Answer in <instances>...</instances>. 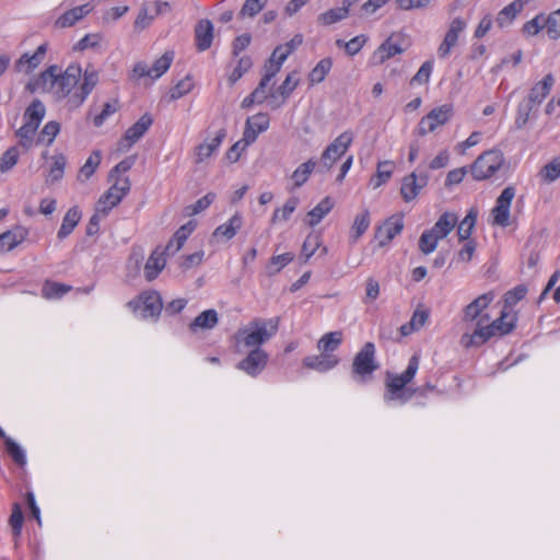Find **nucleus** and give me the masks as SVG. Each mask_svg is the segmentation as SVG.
Returning a JSON list of instances; mask_svg holds the SVG:
<instances>
[{
    "label": "nucleus",
    "instance_id": "obj_1",
    "mask_svg": "<svg viewBox=\"0 0 560 560\" xmlns=\"http://www.w3.org/2000/svg\"><path fill=\"white\" fill-rule=\"evenodd\" d=\"M98 71L91 65L82 70L79 63L69 65L63 72L57 65L49 66L26 85L32 93H49L56 101L67 98L70 109L79 108L97 85Z\"/></svg>",
    "mask_w": 560,
    "mask_h": 560
},
{
    "label": "nucleus",
    "instance_id": "obj_2",
    "mask_svg": "<svg viewBox=\"0 0 560 560\" xmlns=\"http://www.w3.org/2000/svg\"><path fill=\"white\" fill-rule=\"evenodd\" d=\"M516 325V316L504 310L501 315L491 319V316H483L481 323L476 324L472 331H465L460 337V345L468 348H477L485 345L493 337H501L510 334Z\"/></svg>",
    "mask_w": 560,
    "mask_h": 560
},
{
    "label": "nucleus",
    "instance_id": "obj_3",
    "mask_svg": "<svg viewBox=\"0 0 560 560\" xmlns=\"http://www.w3.org/2000/svg\"><path fill=\"white\" fill-rule=\"evenodd\" d=\"M420 358L413 354L408 362L407 369L401 374H386L385 386L386 393L384 395L385 401L399 400L401 404L407 402L412 397V390L406 389L419 369Z\"/></svg>",
    "mask_w": 560,
    "mask_h": 560
},
{
    "label": "nucleus",
    "instance_id": "obj_4",
    "mask_svg": "<svg viewBox=\"0 0 560 560\" xmlns=\"http://www.w3.org/2000/svg\"><path fill=\"white\" fill-rule=\"evenodd\" d=\"M278 325L279 318L254 319L248 327L237 331L236 341L246 348H260V345L276 335Z\"/></svg>",
    "mask_w": 560,
    "mask_h": 560
},
{
    "label": "nucleus",
    "instance_id": "obj_5",
    "mask_svg": "<svg viewBox=\"0 0 560 560\" xmlns=\"http://www.w3.org/2000/svg\"><path fill=\"white\" fill-rule=\"evenodd\" d=\"M376 349L373 342H365L360 351L355 354L351 373L352 377L359 383H366L372 378V374L378 369L375 358Z\"/></svg>",
    "mask_w": 560,
    "mask_h": 560
},
{
    "label": "nucleus",
    "instance_id": "obj_6",
    "mask_svg": "<svg viewBox=\"0 0 560 560\" xmlns=\"http://www.w3.org/2000/svg\"><path fill=\"white\" fill-rule=\"evenodd\" d=\"M354 135L350 130L340 133L322 153L318 172H328L334 164L348 151Z\"/></svg>",
    "mask_w": 560,
    "mask_h": 560
},
{
    "label": "nucleus",
    "instance_id": "obj_7",
    "mask_svg": "<svg viewBox=\"0 0 560 560\" xmlns=\"http://www.w3.org/2000/svg\"><path fill=\"white\" fill-rule=\"evenodd\" d=\"M503 154L499 150H489L477 158L470 167L472 177L476 180H483L491 177L503 164Z\"/></svg>",
    "mask_w": 560,
    "mask_h": 560
},
{
    "label": "nucleus",
    "instance_id": "obj_8",
    "mask_svg": "<svg viewBox=\"0 0 560 560\" xmlns=\"http://www.w3.org/2000/svg\"><path fill=\"white\" fill-rule=\"evenodd\" d=\"M494 299L493 292H487L479 295L471 303H469L463 315V323L466 325V331H472L476 324L481 323L483 316H490L486 310Z\"/></svg>",
    "mask_w": 560,
    "mask_h": 560
},
{
    "label": "nucleus",
    "instance_id": "obj_9",
    "mask_svg": "<svg viewBox=\"0 0 560 560\" xmlns=\"http://www.w3.org/2000/svg\"><path fill=\"white\" fill-rule=\"evenodd\" d=\"M453 116V105L444 104L433 108L428 115L422 117L418 124L417 132L419 136H425L433 132L438 127L445 125Z\"/></svg>",
    "mask_w": 560,
    "mask_h": 560
},
{
    "label": "nucleus",
    "instance_id": "obj_10",
    "mask_svg": "<svg viewBox=\"0 0 560 560\" xmlns=\"http://www.w3.org/2000/svg\"><path fill=\"white\" fill-rule=\"evenodd\" d=\"M174 59L173 51H165L159 59H156L152 67H149L145 62H138L133 67V78L140 79L149 77L152 80L162 77L171 67Z\"/></svg>",
    "mask_w": 560,
    "mask_h": 560
},
{
    "label": "nucleus",
    "instance_id": "obj_11",
    "mask_svg": "<svg viewBox=\"0 0 560 560\" xmlns=\"http://www.w3.org/2000/svg\"><path fill=\"white\" fill-rule=\"evenodd\" d=\"M514 197V187L509 186L502 190L500 196L497 198L494 208L491 211L492 225H498L501 228H506L510 225V208Z\"/></svg>",
    "mask_w": 560,
    "mask_h": 560
},
{
    "label": "nucleus",
    "instance_id": "obj_12",
    "mask_svg": "<svg viewBox=\"0 0 560 560\" xmlns=\"http://www.w3.org/2000/svg\"><path fill=\"white\" fill-rule=\"evenodd\" d=\"M269 355L261 348H255L242 361L237 363V369L252 377L258 376L267 365Z\"/></svg>",
    "mask_w": 560,
    "mask_h": 560
},
{
    "label": "nucleus",
    "instance_id": "obj_13",
    "mask_svg": "<svg viewBox=\"0 0 560 560\" xmlns=\"http://www.w3.org/2000/svg\"><path fill=\"white\" fill-rule=\"evenodd\" d=\"M153 124V118L150 114H143L131 127H129L121 140L119 141L120 150L130 149L137 141H139Z\"/></svg>",
    "mask_w": 560,
    "mask_h": 560
},
{
    "label": "nucleus",
    "instance_id": "obj_14",
    "mask_svg": "<svg viewBox=\"0 0 560 560\" xmlns=\"http://www.w3.org/2000/svg\"><path fill=\"white\" fill-rule=\"evenodd\" d=\"M429 182V176L424 172H420L419 174L412 172L411 174L405 176L402 178L400 194L402 199L406 202L412 201L420 194L421 189H423Z\"/></svg>",
    "mask_w": 560,
    "mask_h": 560
},
{
    "label": "nucleus",
    "instance_id": "obj_15",
    "mask_svg": "<svg viewBox=\"0 0 560 560\" xmlns=\"http://www.w3.org/2000/svg\"><path fill=\"white\" fill-rule=\"evenodd\" d=\"M404 229V219L401 215H393L380 225L375 233V238L381 247L386 246Z\"/></svg>",
    "mask_w": 560,
    "mask_h": 560
},
{
    "label": "nucleus",
    "instance_id": "obj_16",
    "mask_svg": "<svg viewBox=\"0 0 560 560\" xmlns=\"http://www.w3.org/2000/svg\"><path fill=\"white\" fill-rule=\"evenodd\" d=\"M466 22L460 18H456L452 21L448 31L445 34L443 42L438 48V56L441 59H445L451 54V50L456 46L459 34L465 30Z\"/></svg>",
    "mask_w": 560,
    "mask_h": 560
},
{
    "label": "nucleus",
    "instance_id": "obj_17",
    "mask_svg": "<svg viewBox=\"0 0 560 560\" xmlns=\"http://www.w3.org/2000/svg\"><path fill=\"white\" fill-rule=\"evenodd\" d=\"M48 45L44 43L39 45L33 55L28 52L23 54L15 62L14 67L18 72L31 73L44 60L47 52Z\"/></svg>",
    "mask_w": 560,
    "mask_h": 560
},
{
    "label": "nucleus",
    "instance_id": "obj_18",
    "mask_svg": "<svg viewBox=\"0 0 560 560\" xmlns=\"http://www.w3.org/2000/svg\"><path fill=\"white\" fill-rule=\"evenodd\" d=\"M269 116L266 113H258L252 117H248L245 124L243 136L246 141L255 142L258 135L266 131L269 128Z\"/></svg>",
    "mask_w": 560,
    "mask_h": 560
},
{
    "label": "nucleus",
    "instance_id": "obj_19",
    "mask_svg": "<svg viewBox=\"0 0 560 560\" xmlns=\"http://www.w3.org/2000/svg\"><path fill=\"white\" fill-rule=\"evenodd\" d=\"M404 50L400 44V37L392 35L376 49L373 59L377 63H383L387 59L401 54Z\"/></svg>",
    "mask_w": 560,
    "mask_h": 560
},
{
    "label": "nucleus",
    "instance_id": "obj_20",
    "mask_svg": "<svg viewBox=\"0 0 560 560\" xmlns=\"http://www.w3.org/2000/svg\"><path fill=\"white\" fill-rule=\"evenodd\" d=\"M213 40V25L211 21L200 20L195 26V43L199 51L209 49Z\"/></svg>",
    "mask_w": 560,
    "mask_h": 560
},
{
    "label": "nucleus",
    "instance_id": "obj_21",
    "mask_svg": "<svg viewBox=\"0 0 560 560\" xmlns=\"http://www.w3.org/2000/svg\"><path fill=\"white\" fill-rule=\"evenodd\" d=\"M339 363V359L334 353L320 352L318 355H308L303 360L304 366L318 371L326 372L335 368Z\"/></svg>",
    "mask_w": 560,
    "mask_h": 560
},
{
    "label": "nucleus",
    "instance_id": "obj_22",
    "mask_svg": "<svg viewBox=\"0 0 560 560\" xmlns=\"http://www.w3.org/2000/svg\"><path fill=\"white\" fill-rule=\"evenodd\" d=\"M27 234V230L22 226H15L0 234V254L15 248L26 238Z\"/></svg>",
    "mask_w": 560,
    "mask_h": 560
},
{
    "label": "nucleus",
    "instance_id": "obj_23",
    "mask_svg": "<svg viewBox=\"0 0 560 560\" xmlns=\"http://www.w3.org/2000/svg\"><path fill=\"white\" fill-rule=\"evenodd\" d=\"M226 136L225 129H220L210 142H203L195 149V162L202 163L210 158L221 145Z\"/></svg>",
    "mask_w": 560,
    "mask_h": 560
},
{
    "label": "nucleus",
    "instance_id": "obj_24",
    "mask_svg": "<svg viewBox=\"0 0 560 560\" xmlns=\"http://www.w3.org/2000/svg\"><path fill=\"white\" fill-rule=\"evenodd\" d=\"M165 255V250L160 252V248L152 252L144 266V277L148 281L154 280L163 270L166 264Z\"/></svg>",
    "mask_w": 560,
    "mask_h": 560
},
{
    "label": "nucleus",
    "instance_id": "obj_25",
    "mask_svg": "<svg viewBox=\"0 0 560 560\" xmlns=\"http://www.w3.org/2000/svg\"><path fill=\"white\" fill-rule=\"evenodd\" d=\"M553 82L552 74H546L544 79L530 90L526 103H529L533 107L539 105L549 94Z\"/></svg>",
    "mask_w": 560,
    "mask_h": 560
},
{
    "label": "nucleus",
    "instance_id": "obj_26",
    "mask_svg": "<svg viewBox=\"0 0 560 560\" xmlns=\"http://www.w3.org/2000/svg\"><path fill=\"white\" fill-rule=\"evenodd\" d=\"M92 7L86 3L80 7H75L71 10L65 12L61 16H59L55 24L57 27L65 28L74 25L78 21L83 19L92 11Z\"/></svg>",
    "mask_w": 560,
    "mask_h": 560
},
{
    "label": "nucleus",
    "instance_id": "obj_27",
    "mask_svg": "<svg viewBox=\"0 0 560 560\" xmlns=\"http://www.w3.org/2000/svg\"><path fill=\"white\" fill-rule=\"evenodd\" d=\"M142 313L144 317H156L160 315L163 303L160 294L156 291L145 292L141 295Z\"/></svg>",
    "mask_w": 560,
    "mask_h": 560
},
{
    "label": "nucleus",
    "instance_id": "obj_28",
    "mask_svg": "<svg viewBox=\"0 0 560 560\" xmlns=\"http://www.w3.org/2000/svg\"><path fill=\"white\" fill-rule=\"evenodd\" d=\"M458 222V218L453 212H444L435 222V224L431 228L432 232H434L438 237L442 240L446 237L453 229L456 226Z\"/></svg>",
    "mask_w": 560,
    "mask_h": 560
},
{
    "label": "nucleus",
    "instance_id": "obj_29",
    "mask_svg": "<svg viewBox=\"0 0 560 560\" xmlns=\"http://www.w3.org/2000/svg\"><path fill=\"white\" fill-rule=\"evenodd\" d=\"M243 219L240 214H234L230 218V220L221 225H219L214 232V237H223L229 241L235 236L237 231L242 228Z\"/></svg>",
    "mask_w": 560,
    "mask_h": 560
},
{
    "label": "nucleus",
    "instance_id": "obj_30",
    "mask_svg": "<svg viewBox=\"0 0 560 560\" xmlns=\"http://www.w3.org/2000/svg\"><path fill=\"white\" fill-rule=\"evenodd\" d=\"M0 439L3 440L5 451L9 454V456L12 458V460L19 465L24 466L26 464V456L22 447L13 441L10 436L5 434V432L0 427Z\"/></svg>",
    "mask_w": 560,
    "mask_h": 560
},
{
    "label": "nucleus",
    "instance_id": "obj_31",
    "mask_svg": "<svg viewBox=\"0 0 560 560\" xmlns=\"http://www.w3.org/2000/svg\"><path fill=\"white\" fill-rule=\"evenodd\" d=\"M46 114L45 105L39 100H34L25 109L24 122L39 127Z\"/></svg>",
    "mask_w": 560,
    "mask_h": 560
},
{
    "label": "nucleus",
    "instance_id": "obj_32",
    "mask_svg": "<svg viewBox=\"0 0 560 560\" xmlns=\"http://www.w3.org/2000/svg\"><path fill=\"white\" fill-rule=\"evenodd\" d=\"M317 165V161L314 159H310L306 162L302 163L291 175V178L293 180V187L292 189L300 188L303 186L314 168Z\"/></svg>",
    "mask_w": 560,
    "mask_h": 560
},
{
    "label": "nucleus",
    "instance_id": "obj_33",
    "mask_svg": "<svg viewBox=\"0 0 560 560\" xmlns=\"http://www.w3.org/2000/svg\"><path fill=\"white\" fill-rule=\"evenodd\" d=\"M80 219L81 212L79 209L77 207L70 208L62 219L61 226L57 234L58 238L62 240L71 234L73 229L78 225Z\"/></svg>",
    "mask_w": 560,
    "mask_h": 560
},
{
    "label": "nucleus",
    "instance_id": "obj_34",
    "mask_svg": "<svg viewBox=\"0 0 560 560\" xmlns=\"http://www.w3.org/2000/svg\"><path fill=\"white\" fill-rule=\"evenodd\" d=\"M524 2L522 0H515L509 5L504 7L497 16V24L500 27L509 25L515 16L523 10Z\"/></svg>",
    "mask_w": 560,
    "mask_h": 560
},
{
    "label": "nucleus",
    "instance_id": "obj_35",
    "mask_svg": "<svg viewBox=\"0 0 560 560\" xmlns=\"http://www.w3.org/2000/svg\"><path fill=\"white\" fill-rule=\"evenodd\" d=\"M219 322L218 313L215 310H207L201 312L194 322L189 325L190 330L196 329H212Z\"/></svg>",
    "mask_w": 560,
    "mask_h": 560
},
{
    "label": "nucleus",
    "instance_id": "obj_36",
    "mask_svg": "<svg viewBox=\"0 0 560 560\" xmlns=\"http://www.w3.org/2000/svg\"><path fill=\"white\" fill-rule=\"evenodd\" d=\"M334 202L329 197H325L315 208L308 213L307 224L310 226L317 225L325 215H327L332 209Z\"/></svg>",
    "mask_w": 560,
    "mask_h": 560
},
{
    "label": "nucleus",
    "instance_id": "obj_37",
    "mask_svg": "<svg viewBox=\"0 0 560 560\" xmlns=\"http://www.w3.org/2000/svg\"><path fill=\"white\" fill-rule=\"evenodd\" d=\"M478 211L471 208L466 217L459 222L457 228V235L459 241H471L470 235L476 225Z\"/></svg>",
    "mask_w": 560,
    "mask_h": 560
},
{
    "label": "nucleus",
    "instance_id": "obj_38",
    "mask_svg": "<svg viewBox=\"0 0 560 560\" xmlns=\"http://www.w3.org/2000/svg\"><path fill=\"white\" fill-rule=\"evenodd\" d=\"M371 223L370 212L368 210H363L361 213L357 214L351 226L350 231V240L355 243L366 232Z\"/></svg>",
    "mask_w": 560,
    "mask_h": 560
},
{
    "label": "nucleus",
    "instance_id": "obj_39",
    "mask_svg": "<svg viewBox=\"0 0 560 560\" xmlns=\"http://www.w3.org/2000/svg\"><path fill=\"white\" fill-rule=\"evenodd\" d=\"M342 342L341 331L325 334L317 342V349L324 353H332Z\"/></svg>",
    "mask_w": 560,
    "mask_h": 560
},
{
    "label": "nucleus",
    "instance_id": "obj_40",
    "mask_svg": "<svg viewBox=\"0 0 560 560\" xmlns=\"http://www.w3.org/2000/svg\"><path fill=\"white\" fill-rule=\"evenodd\" d=\"M125 196H120L114 187L110 188L101 197L97 202V211L107 214L114 207H116Z\"/></svg>",
    "mask_w": 560,
    "mask_h": 560
},
{
    "label": "nucleus",
    "instance_id": "obj_41",
    "mask_svg": "<svg viewBox=\"0 0 560 560\" xmlns=\"http://www.w3.org/2000/svg\"><path fill=\"white\" fill-rule=\"evenodd\" d=\"M37 129L36 126L24 122L23 126L16 130L15 136L19 138V144L23 149L28 150L33 147Z\"/></svg>",
    "mask_w": 560,
    "mask_h": 560
},
{
    "label": "nucleus",
    "instance_id": "obj_42",
    "mask_svg": "<svg viewBox=\"0 0 560 560\" xmlns=\"http://www.w3.org/2000/svg\"><path fill=\"white\" fill-rule=\"evenodd\" d=\"M332 66V61L330 58L322 59L310 72L308 81L310 83L317 84L325 80L326 75L330 71Z\"/></svg>",
    "mask_w": 560,
    "mask_h": 560
},
{
    "label": "nucleus",
    "instance_id": "obj_43",
    "mask_svg": "<svg viewBox=\"0 0 560 560\" xmlns=\"http://www.w3.org/2000/svg\"><path fill=\"white\" fill-rule=\"evenodd\" d=\"M101 160V152L93 151L83 164V166L80 168L78 179L82 182L89 179L94 174L95 170L98 167Z\"/></svg>",
    "mask_w": 560,
    "mask_h": 560
},
{
    "label": "nucleus",
    "instance_id": "obj_44",
    "mask_svg": "<svg viewBox=\"0 0 560 560\" xmlns=\"http://www.w3.org/2000/svg\"><path fill=\"white\" fill-rule=\"evenodd\" d=\"M24 524V515L19 503H14L12 506V513L9 518V525L12 528L15 546L22 533Z\"/></svg>",
    "mask_w": 560,
    "mask_h": 560
},
{
    "label": "nucleus",
    "instance_id": "obj_45",
    "mask_svg": "<svg viewBox=\"0 0 560 560\" xmlns=\"http://www.w3.org/2000/svg\"><path fill=\"white\" fill-rule=\"evenodd\" d=\"M545 31L550 39L560 38V9L542 19Z\"/></svg>",
    "mask_w": 560,
    "mask_h": 560
},
{
    "label": "nucleus",
    "instance_id": "obj_46",
    "mask_svg": "<svg viewBox=\"0 0 560 560\" xmlns=\"http://www.w3.org/2000/svg\"><path fill=\"white\" fill-rule=\"evenodd\" d=\"M298 203L299 199L296 197L289 198L282 208L275 210L271 217V223L275 224L279 221H288L291 214L295 211Z\"/></svg>",
    "mask_w": 560,
    "mask_h": 560
},
{
    "label": "nucleus",
    "instance_id": "obj_47",
    "mask_svg": "<svg viewBox=\"0 0 560 560\" xmlns=\"http://www.w3.org/2000/svg\"><path fill=\"white\" fill-rule=\"evenodd\" d=\"M442 240L432 232V230H425L419 238V249L422 254L429 255L433 253L438 246L439 241Z\"/></svg>",
    "mask_w": 560,
    "mask_h": 560
},
{
    "label": "nucleus",
    "instance_id": "obj_48",
    "mask_svg": "<svg viewBox=\"0 0 560 560\" xmlns=\"http://www.w3.org/2000/svg\"><path fill=\"white\" fill-rule=\"evenodd\" d=\"M54 163L50 166L48 176L46 178L47 184H52L62 178L66 167V156L63 154H58L52 158Z\"/></svg>",
    "mask_w": 560,
    "mask_h": 560
},
{
    "label": "nucleus",
    "instance_id": "obj_49",
    "mask_svg": "<svg viewBox=\"0 0 560 560\" xmlns=\"http://www.w3.org/2000/svg\"><path fill=\"white\" fill-rule=\"evenodd\" d=\"M71 290V287L58 283L46 281L42 289V294L45 299H59Z\"/></svg>",
    "mask_w": 560,
    "mask_h": 560
},
{
    "label": "nucleus",
    "instance_id": "obj_50",
    "mask_svg": "<svg viewBox=\"0 0 560 560\" xmlns=\"http://www.w3.org/2000/svg\"><path fill=\"white\" fill-rule=\"evenodd\" d=\"M348 15L349 14L347 13L346 9H342L341 7L335 8L319 14L317 18V22L320 25L328 26L345 20Z\"/></svg>",
    "mask_w": 560,
    "mask_h": 560
},
{
    "label": "nucleus",
    "instance_id": "obj_51",
    "mask_svg": "<svg viewBox=\"0 0 560 560\" xmlns=\"http://www.w3.org/2000/svg\"><path fill=\"white\" fill-rule=\"evenodd\" d=\"M59 131H60L59 122H57L55 120L48 121L44 126L42 131L39 132L36 143L38 144L40 142H46L47 145H50L54 142L57 135L59 133Z\"/></svg>",
    "mask_w": 560,
    "mask_h": 560
},
{
    "label": "nucleus",
    "instance_id": "obj_52",
    "mask_svg": "<svg viewBox=\"0 0 560 560\" xmlns=\"http://www.w3.org/2000/svg\"><path fill=\"white\" fill-rule=\"evenodd\" d=\"M539 176L546 183H552L560 177V158H555L540 171Z\"/></svg>",
    "mask_w": 560,
    "mask_h": 560
},
{
    "label": "nucleus",
    "instance_id": "obj_53",
    "mask_svg": "<svg viewBox=\"0 0 560 560\" xmlns=\"http://www.w3.org/2000/svg\"><path fill=\"white\" fill-rule=\"evenodd\" d=\"M303 43V35L296 34L293 38L284 45L276 47V55L279 54L280 60H287L290 54H292Z\"/></svg>",
    "mask_w": 560,
    "mask_h": 560
},
{
    "label": "nucleus",
    "instance_id": "obj_54",
    "mask_svg": "<svg viewBox=\"0 0 560 560\" xmlns=\"http://www.w3.org/2000/svg\"><path fill=\"white\" fill-rule=\"evenodd\" d=\"M298 84L299 78L296 77V73H289L277 91V93L282 97V102L277 106H280L289 97V95L294 91Z\"/></svg>",
    "mask_w": 560,
    "mask_h": 560
},
{
    "label": "nucleus",
    "instance_id": "obj_55",
    "mask_svg": "<svg viewBox=\"0 0 560 560\" xmlns=\"http://www.w3.org/2000/svg\"><path fill=\"white\" fill-rule=\"evenodd\" d=\"M194 88V81L190 75H186L182 79L174 88L170 91L172 100H178L184 95L188 94Z\"/></svg>",
    "mask_w": 560,
    "mask_h": 560
},
{
    "label": "nucleus",
    "instance_id": "obj_56",
    "mask_svg": "<svg viewBox=\"0 0 560 560\" xmlns=\"http://www.w3.org/2000/svg\"><path fill=\"white\" fill-rule=\"evenodd\" d=\"M294 258V255L291 253H284L281 255H277L271 257L270 264L268 265V273L275 275L279 272L283 267L290 264Z\"/></svg>",
    "mask_w": 560,
    "mask_h": 560
},
{
    "label": "nucleus",
    "instance_id": "obj_57",
    "mask_svg": "<svg viewBox=\"0 0 560 560\" xmlns=\"http://www.w3.org/2000/svg\"><path fill=\"white\" fill-rule=\"evenodd\" d=\"M19 155L16 147L9 148L0 159V171L2 173L10 171L18 163Z\"/></svg>",
    "mask_w": 560,
    "mask_h": 560
},
{
    "label": "nucleus",
    "instance_id": "obj_58",
    "mask_svg": "<svg viewBox=\"0 0 560 560\" xmlns=\"http://www.w3.org/2000/svg\"><path fill=\"white\" fill-rule=\"evenodd\" d=\"M266 2L267 0H245V3L240 11V16H255L265 8Z\"/></svg>",
    "mask_w": 560,
    "mask_h": 560
},
{
    "label": "nucleus",
    "instance_id": "obj_59",
    "mask_svg": "<svg viewBox=\"0 0 560 560\" xmlns=\"http://www.w3.org/2000/svg\"><path fill=\"white\" fill-rule=\"evenodd\" d=\"M252 142L246 141V138L243 136L241 140L235 142L226 152L225 156L231 163H235L241 158L242 153L246 150V148Z\"/></svg>",
    "mask_w": 560,
    "mask_h": 560
},
{
    "label": "nucleus",
    "instance_id": "obj_60",
    "mask_svg": "<svg viewBox=\"0 0 560 560\" xmlns=\"http://www.w3.org/2000/svg\"><path fill=\"white\" fill-rule=\"evenodd\" d=\"M319 237L316 235H308L303 245L301 256L304 258V261H307L319 247Z\"/></svg>",
    "mask_w": 560,
    "mask_h": 560
},
{
    "label": "nucleus",
    "instance_id": "obj_61",
    "mask_svg": "<svg viewBox=\"0 0 560 560\" xmlns=\"http://www.w3.org/2000/svg\"><path fill=\"white\" fill-rule=\"evenodd\" d=\"M393 173V165L389 161H384L378 163L377 165V174H376V182L374 183V187H380L384 183H386Z\"/></svg>",
    "mask_w": 560,
    "mask_h": 560
},
{
    "label": "nucleus",
    "instance_id": "obj_62",
    "mask_svg": "<svg viewBox=\"0 0 560 560\" xmlns=\"http://www.w3.org/2000/svg\"><path fill=\"white\" fill-rule=\"evenodd\" d=\"M285 60L279 59V54L276 55V49H275L272 51L270 58L268 59V61L265 65V74L264 75H266L272 80V78L280 71L282 63Z\"/></svg>",
    "mask_w": 560,
    "mask_h": 560
},
{
    "label": "nucleus",
    "instance_id": "obj_63",
    "mask_svg": "<svg viewBox=\"0 0 560 560\" xmlns=\"http://www.w3.org/2000/svg\"><path fill=\"white\" fill-rule=\"evenodd\" d=\"M527 289L525 285H517L510 290L504 295L505 306H513L525 298Z\"/></svg>",
    "mask_w": 560,
    "mask_h": 560
},
{
    "label": "nucleus",
    "instance_id": "obj_64",
    "mask_svg": "<svg viewBox=\"0 0 560 560\" xmlns=\"http://www.w3.org/2000/svg\"><path fill=\"white\" fill-rule=\"evenodd\" d=\"M533 106L529 103H521L517 108V115L515 118V126L517 129H522L528 121Z\"/></svg>",
    "mask_w": 560,
    "mask_h": 560
}]
</instances>
